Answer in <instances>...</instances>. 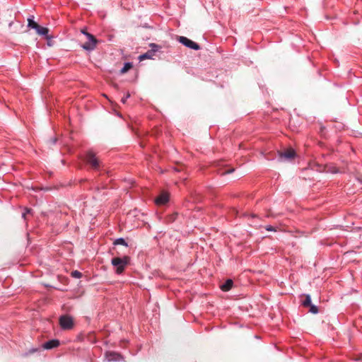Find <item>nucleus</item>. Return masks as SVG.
Returning a JSON list of instances; mask_svg holds the SVG:
<instances>
[{
	"label": "nucleus",
	"instance_id": "obj_8",
	"mask_svg": "<svg viewBox=\"0 0 362 362\" xmlns=\"http://www.w3.org/2000/svg\"><path fill=\"white\" fill-rule=\"evenodd\" d=\"M169 201V194L168 192H162L156 199L155 203L158 206H162Z\"/></svg>",
	"mask_w": 362,
	"mask_h": 362
},
{
	"label": "nucleus",
	"instance_id": "obj_13",
	"mask_svg": "<svg viewBox=\"0 0 362 362\" xmlns=\"http://www.w3.org/2000/svg\"><path fill=\"white\" fill-rule=\"evenodd\" d=\"M28 26L35 30H36V28H39V25L35 22L33 18L28 19Z\"/></svg>",
	"mask_w": 362,
	"mask_h": 362
},
{
	"label": "nucleus",
	"instance_id": "obj_17",
	"mask_svg": "<svg viewBox=\"0 0 362 362\" xmlns=\"http://www.w3.org/2000/svg\"><path fill=\"white\" fill-rule=\"evenodd\" d=\"M71 276L79 279L82 276V274L80 272L76 270L71 272Z\"/></svg>",
	"mask_w": 362,
	"mask_h": 362
},
{
	"label": "nucleus",
	"instance_id": "obj_26",
	"mask_svg": "<svg viewBox=\"0 0 362 362\" xmlns=\"http://www.w3.org/2000/svg\"><path fill=\"white\" fill-rule=\"evenodd\" d=\"M36 351H37V349H33L32 352H35Z\"/></svg>",
	"mask_w": 362,
	"mask_h": 362
},
{
	"label": "nucleus",
	"instance_id": "obj_16",
	"mask_svg": "<svg viewBox=\"0 0 362 362\" xmlns=\"http://www.w3.org/2000/svg\"><path fill=\"white\" fill-rule=\"evenodd\" d=\"M302 305L304 306V307H309L310 305H311V299H310V296L309 295H306L305 296V300L303 301V303Z\"/></svg>",
	"mask_w": 362,
	"mask_h": 362
},
{
	"label": "nucleus",
	"instance_id": "obj_11",
	"mask_svg": "<svg viewBox=\"0 0 362 362\" xmlns=\"http://www.w3.org/2000/svg\"><path fill=\"white\" fill-rule=\"evenodd\" d=\"M233 285V281L231 279H227L226 282L222 284L220 288L223 291H230Z\"/></svg>",
	"mask_w": 362,
	"mask_h": 362
},
{
	"label": "nucleus",
	"instance_id": "obj_24",
	"mask_svg": "<svg viewBox=\"0 0 362 362\" xmlns=\"http://www.w3.org/2000/svg\"><path fill=\"white\" fill-rule=\"evenodd\" d=\"M251 217H252V218H255V217H257V215H255V214H251Z\"/></svg>",
	"mask_w": 362,
	"mask_h": 362
},
{
	"label": "nucleus",
	"instance_id": "obj_3",
	"mask_svg": "<svg viewBox=\"0 0 362 362\" xmlns=\"http://www.w3.org/2000/svg\"><path fill=\"white\" fill-rule=\"evenodd\" d=\"M59 323L60 327L64 330H70L74 327V318L69 315L60 316Z\"/></svg>",
	"mask_w": 362,
	"mask_h": 362
},
{
	"label": "nucleus",
	"instance_id": "obj_1",
	"mask_svg": "<svg viewBox=\"0 0 362 362\" xmlns=\"http://www.w3.org/2000/svg\"><path fill=\"white\" fill-rule=\"evenodd\" d=\"M129 262L130 257L127 255L123 257H114L111 260V263L115 268V272L117 274H121L124 272L125 268L129 264Z\"/></svg>",
	"mask_w": 362,
	"mask_h": 362
},
{
	"label": "nucleus",
	"instance_id": "obj_2",
	"mask_svg": "<svg viewBox=\"0 0 362 362\" xmlns=\"http://www.w3.org/2000/svg\"><path fill=\"white\" fill-rule=\"evenodd\" d=\"M84 160L94 170H99L102 166V162L92 150H89L86 153Z\"/></svg>",
	"mask_w": 362,
	"mask_h": 362
},
{
	"label": "nucleus",
	"instance_id": "obj_22",
	"mask_svg": "<svg viewBox=\"0 0 362 362\" xmlns=\"http://www.w3.org/2000/svg\"><path fill=\"white\" fill-rule=\"evenodd\" d=\"M234 170V169H228V170H225L224 172H221L220 173L221 175H225L226 173H232L233 171Z\"/></svg>",
	"mask_w": 362,
	"mask_h": 362
},
{
	"label": "nucleus",
	"instance_id": "obj_25",
	"mask_svg": "<svg viewBox=\"0 0 362 362\" xmlns=\"http://www.w3.org/2000/svg\"><path fill=\"white\" fill-rule=\"evenodd\" d=\"M270 216H272V215H270V214L267 215V217H270Z\"/></svg>",
	"mask_w": 362,
	"mask_h": 362
},
{
	"label": "nucleus",
	"instance_id": "obj_15",
	"mask_svg": "<svg viewBox=\"0 0 362 362\" xmlns=\"http://www.w3.org/2000/svg\"><path fill=\"white\" fill-rule=\"evenodd\" d=\"M132 68V64L130 62H127L124 64V65L122 67V69H121L120 72H121V74H125Z\"/></svg>",
	"mask_w": 362,
	"mask_h": 362
},
{
	"label": "nucleus",
	"instance_id": "obj_9",
	"mask_svg": "<svg viewBox=\"0 0 362 362\" xmlns=\"http://www.w3.org/2000/svg\"><path fill=\"white\" fill-rule=\"evenodd\" d=\"M59 345H60L59 340L57 339H51V340H49V341L45 342L42 344V348L44 349L49 350V349H54V348H57Z\"/></svg>",
	"mask_w": 362,
	"mask_h": 362
},
{
	"label": "nucleus",
	"instance_id": "obj_20",
	"mask_svg": "<svg viewBox=\"0 0 362 362\" xmlns=\"http://www.w3.org/2000/svg\"><path fill=\"white\" fill-rule=\"evenodd\" d=\"M24 211H24V212H23V214H22V217H23L24 219H25V218H26V214H29V213L30 212V211H31V210H30V209L25 208V209H24Z\"/></svg>",
	"mask_w": 362,
	"mask_h": 362
},
{
	"label": "nucleus",
	"instance_id": "obj_7",
	"mask_svg": "<svg viewBox=\"0 0 362 362\" xmlns=\"http://www.w3.org/2000/svg\"><path fill=\"white\" fill-rule=\"evenodd\" d=\"M281 158L287 160L293 159L296 156V152L292 148H288L284 151L279 152Z\"/></svg>",
	"mask_w": 362,
	"mask_h": 362
},
{
	"label": "nucleus",
	"instance_id": "obj_14",
	"mask_svg": "<svg viewBox=\"0 0 362 362\" xmlns=\"http://www.w3.org/2000/svg\"><path fill=\"white\" fill-rule=\"evenodd\" d=\"M113 245H124L125 247H127L128 246V244L125 241V240L122 238H117L116 239L114 242H113Z\"/></svg>",
	"mask_w": 362,
	"mask_h": 362
},
{
	"label": "nucleus",
	"instance_id": "obj_18",
	"mask_svg": "<svg viewBox=\"0 0 362 362\" xmlns=\"http://www.w3.org/2000/svg\"><path fill=\"white\" fill-rule=\"evenodd\" d=\"M310 307V312L316 314L318 313V308L314 305H311Z\"/></svg>",
	"mask_w": 362,
	"mask_h": 362
},
{
	"label": "nucleus",
	"instance_id": "obj_5",
	"mask_svg": "<svg viewBox=\"0 0 362 362\" xmlns=\"http://www.w3.org/2000/svg\"><path fill=\"white\" fill-rule=\"evenodd\" d=\"M150 47H151V50L147 51L146 53H144L139 57V59L140 61L147 59H151L154 56L155 53L160 48V46L155 43L150 44Z\"/></svg>",
	"mask_w": 362,
	"mask_h": 362
},
{
	"label": "nucleus",
	"instance_id": "obj_6",
	"mask_svg": "<svg viewBox=\"0 0 362 362\" xmlns=\"http://www.w3.org/2000/svg\"><path fill=\"white\" fill-rule=\"evenodd\" d=\"M178 41L182 43V45H184L185 46L190 48V49H194V50H199L200 49V46L193 42L192 40L188 39L187 37H184V36H180L178 37Z\"/></svg>",
	"mask_w": 362,
	"mask_h": 362
},
{
	"label": "nucleus",
	"instance_id": "obj_4",
	"mask_svg": "<svg viewBox=\"0 0 362 362\" xmlns=\"http://www.w3.org/2000/svg\"><path fill=\"white\" fill-rule=\"evenodd\" d=\"M87 42L81 45V47L87 51H92L95 49L98 40L94 35L90 33H86Z\"/></svg>",
	"mask_w": 362,
	"mask_h": 362
},
{
	"label": "nucleus",
	"instance_id": "obj_21",
	"mask_svg": "<svg viewBox=\"0 0 362 362\" xmlns=\"http://www.w3.org/2000/svg\"><path fill=\"white\" fill-rule=\"evenodd\" d=\"M130 97V94L129 93H127L126 96L123 97L122 99H121V101L122 103H125L127 100Z\"/></svg>",
	"mask_w": 362,
	"mask_h": 362
},
{
	"label": "nucleus",
	"instance_id": "obj_19",
	"mask_svg": "<svg viewBox=\"0 0 362 362\" xmlns=\"http://www.w3.org/2000/svg\"><path fill=\"white\" fill-rule=\"evenodd\" d=\"M265 229L267 230V231H273V232H276L278 230V228L274 227V226H267L265 227Z\"/></svg>",
	"mask_w": 362,
	"mask_h": 362
},
{
	"label": "nucleus",
	"instance_id": "obj_10",
	"mask_svg": "<svg viewBox=\"0 0 362 362\" xmlns=\"http://www.w3.org/2000/svg\"><path fill=\"white\" fill-rule=\"evenodd\" d=\"M105 357L108 361H117L122 358L121 354L114 351L106 352Z\"/></svg>",
	"mask_w": 362,
	"mask_h": 362
},
{
	"label": "nucleus",
	"instance_id": "obj_12",
	"mask_svg": "<svg viewBox=\"0 0 362 362\" xmlns=\"http://www.w3.org/2000/svg\"><path fill=\"white\" fill-rule=\"evenodd\" d=\"M36 32L40 35L46 36L49 33V29L45 27H42L39 25V28H36Z\"/></svg>",
	"mask_w": 362,
	"mask_h": 362
},
{
	"label": "nucleus",
	"instance_id": "obj_23",
	"mask_svg": "<svg viewBox=\"0 0 362 362\" xmlns=\"http://www.w3.org/2000/svg\"><path fill=\"white\" fill-rule=\"evenodd\" d=\"M81 33H82L83 34H84L85 35H86V33H88V32H86L85 30H81Z\"/></svg>",
	"mask_w": 362,
	"mask_h": 362
}]
</instances>
